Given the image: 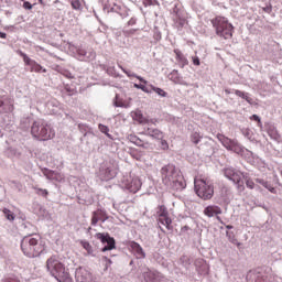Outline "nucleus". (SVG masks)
<instances>
[{"label":"nucleus","mask_w":282,"mask_h":282,"mask_svg":"<svg viewBox=\"0 0 282 282\" xmlns=\"http://www.w3.org/2000/svg\"><path fill=\"white\" fill-rule=\"evenodd\" d=\"M7 37H8V34L0 32V39H7Z\"/></svg>","instance_id":"50"},{"label":"nucleus","mask_w":282,"mask_h":282,"mask_svg":"<svg viewBox=\"0 0 282 282\" xmlns=\"http://www.w3.org/2000/svg\"><path fill=\"white\" fill-rule=\"evenodd\" d=\"M193 63L194 65L199 66L200 65L199 57H193Z\"/></svg>","instance_id":"47"},{"label":"nucleus","mask_w":282,"mask_h":282,"mask_svg":"<svg viewBox=\"0 0 282 282\" xmlns=\"http://www.w3.org/2000/svg\"><path fill=\"white\" fill-rule=\"evenodd\" d=\"M80 246L82 248H84L85 251H87L88 254L94 257V247H91V245L88 241H80Z\"/></svg>","instance_id":"22"},{"label":"nucleus","mask_w":282,"mask_h":282,"mask_svg":"<svg viewBox=\"0 0 282 282\" xmlns=\"http://www.w3.org/2000/svg\"><path fill=\"white\" fill-rule=\"evenodd\" d=\"M70 6L73 10H83V4L80 3V0H70Z\"/></svg>","instance_id":"32"},{"label":"nucleus","mask_w":282,"mask_h":282,"mask_svg":"<svg viewBox=\"0 0 282 282\" xmlns=\"http://www.w3.org/2000/svg\"><path fill=\"white\" fill-rule=\"evenodd\" d=\"M235 95L238 96L239 98H242L243 100H246L247 102H249V105H252V98H250V96H248V93L241 91V90H234Z\"/></svg>","instance_id":"20"},{"label":"nucleus","mask_w":282,"mask_h":282,"mask_svg":"<svg viewBox=\"0 0 282 282\" xmlns=\"http://www.w3.org/2000/svg\"><path fill=\"white\" fill-rule=\"evenodd\" d=\"M23 8H24V10H32L33 6H32V3L25 1V2L23 3Z\"/></svg>","instance_id":"44"},{"label":"nucleus","mask_w":282,"mask_h":282,"mask_svg":"<svg viewBox=\"0 0 282 282\" xmlns=\"http://www.w3.org/2000/svg\"><path fill=\"white\" fill-rule=\"evenodd\" d=\"M2 213L9 221H14V214L10 209L3 208Z\"/></svg>","instance_id":"29"},{"label":"nucleus","mask_w":282,"mask_h":282,"mask_svg":"<svg viewBox=\"0 0 282 282\" xmlns=\"http://www.w3.org/2000/svg\"><path fill=\"white\" fill-rule=\"evenodd\" d=\"M269 276L270 275H268V273H263V272L257 271V270H251L247 274V279L253 278L256 282H268Z\"/></svg>","instance_id":"13"},{"label":"nucleus","mask_w":282,"mask_h":282,"mask_svg":"<svg viewBox=\"0 0 282 282\" xmlns=\"http://www.w3.org/2000/svg\"><path fill=\"white\" fill-rule=\"evenodd\" d=\"M194 186L196 194L200 199H213V195H215V187L213 186V182L208 178H195Z\"/></svg>","instance_id":"6"},{"label":"nucleus","mask_w":282,"mask_h":282,"mask_svg":"<svg viewBox=\"0 0 282 282\" xmlns=\"http://www.w3.org/2000/svg\"><path fill=\"white\" fill-rule=\"evenodd\" d=\"M145 281H151V279H155V273L153 271H149L144 274Z\"/></svg>","instance_id":"35"},{"label":"nucleus","mask_w":282,"mask_h":282,"mask_svg":"<svg viewBox=\"0 0 282 282\" xmlns=\"http://www.w3.org/2000/svg\"><path fill=\"white\" fill-rule=\"evenodd\" d=\"M158 224L161 225L159 226L161 230H164L162 229V226H165V228L167 230H171L173 227L171 226V224H173V220H171V217L167 216H160L159 219H158Z\"/></svg>","instance_id":"16"},{"label":"nucleus","mask_w":282,"mask_h":282,"mask_svg":"<svg viewBox=\"0 0 282 282\" xmlns=\"http://www.w3.org/2000/svg\"><path fill=\"white\" fill-rule=\"evenodd\" d=\"M75 279L77 282H93L94 276L91 275V272L87 270L86 268L79 267L75 271Z\"/></svg>","instance_id":"10"},{"label":"nucleus","mask_w":282,"mask_h":282,"mask_svg":"<svg viewBox=\"0 0 282 282\" xmlns=\"http://www.w3.org/2000/svg\"><path fill=\"white\" fill-rule=\"evenodd\" d=\"M145 135H149L150 138H153L154 140H163L164 132L158 128H147Z\"/></svg>","instance_id":"14"},{"label":"nucleus","mask_w":282,"mask_h":282,"mask_svg":"<svg viewBox=\"0 0 282 282\" xmlns=\"http://www.w3.org/2000/svg\"><path fill=\"white\" fill-rule=\"evenodd\" d=\"M225 94H230V90L229 89H225Z\"/></svg>","instance_id":"55"},{"label":"nucleus","mask_w":282,"mask_h":282,"mask_svg":"<svg viewBox=\"0 0 282 282\" xmlns=\"http://www.w3.org/2000/svg\"><path fill=\"white\" fill-rule=\"evenodd\" d=\"M263 187L267 188V191H270V193H276V189L272 187L268 182L265 183V185H263Z\"/></svg>","instance_id":"41"},{"label":"nucleus","mask_w":282,"mask_h":282,"mask_svg":"<svg viewBox=\"0 0 282 282\" xmlns=\"http://www.w3.org/2000/svg\"><path fill=\"white\" fill-rule=\"evenodd\" d=\"M132 118L133 120H135L137 122H139V124H156L158 120L156 119H147L144 115H142V110H135L134 112H132Z\"/></svg>","instance_id":"12"},{"label":"nucleus","mask_w":282,"mask_h":282,"mask_svg":"<svg viewBox=\"0 0 282 282\" xmlns=\"http://www.w3.org/2000/svg\"><path fill=\"white\" fill-rule=\"evenodd\" d=\"M54 3H61V0H55Z\"/></svg>","instance_id":"57"},{"label":"nucleus","mask_w":282,"mask_h":282,"mask_svg":"<svg viewBox=\"0 0 282 282\" xmlns=\"http://www.w3.org/2000/svg\"><path fill=\"white\" fill-rule=\"evenodd\" d=\"M4 113H12L14 111V102L12 99H7V104L3 106Z\"/></svg>","instance_id":"21"},{"label":"nucleus","mask_w":282,"mask_h":282,"mask_svg":"<svg viewBox=\"0 0 282 282\" xmlns=\"http://www.w3.org/2000/svg\"><path fill=\"white\" fill-rule=\"evenodd\" d=\"M226 228L227 230H232V225H227Z\"/></svg>","instance_id":"53"},{"label":"nucleus","mask_w":282,"mask_h":282,"mask_svg":"<svg viewBox=\"0 0 282 282\" xmlns=\"http://www.w3.org/2000/svg\"><path fill=\"white\" fill-rule=\"evenodd\" d=\"M129 188L131 193H138V191L142 188V181H140V178H133Z\"/></svg>","instance_id":"17"},{"label":"nucleus","mask_w":282,"mask_h":282,"mask_svg":"<svg viewBox=\"0 0 282 282\" xmlns=\"http://www.w3.org/2000/svg\"><path fill=\"white\" fill-rule=\"evenodd\" d=\"M4 105H6V101H3V99H0V108L4 107Z\"/></svg>","instance_id":"52"},{"label":"nucleus","mask_w":282,"mask_h":282,"mask_svg":"<svg viewBox=\"0 0 282 282\" xmlns=\"http://www.w3.org/2000/svg\"><path fill=\"white\" fill-rule=\"evenodd\" d=\"M210 23L217 36L225 40L232 39L235 26H232V23L228 21V18L224 15H216L210 20Z\"/></svg>","instance_id":"5"},{"label":"nucleus","mask_w":282,"mask_h":282,"mask_svg":"<svg viewBox=\"0 0 282 282\" xmlns=\"http://www.w3.org/2000/svg\"><path fill=\"white\" fill-rule=\"evenodd\" d=\"M98 221H100V218L96 215V212H94L91 217V226H96Z\"/></svg>","instance_id":"39"},{"label":"nucleus","mask_w":282,"mask_h":282,"mask_svg":"<svg viewBox=\"0 0 282 282\" xmlns=\"http://www.w3.org/2000/svg\"><path fill=\"white\" fill-rule=\"evenodd\" d=\"M115 105L116 107H124V102H122V100H119L118 96H116Z\"/></svg>","instance_id":"43"},{"label":"nucleus","mask_w":282,"mask_h":282,"mask_svg":"<svg viewBox=\"0 0 282 282\" xmlns=\"http://www.w3.org/2000/svg\"><path fill=\"white\" fill-rule=\"evenodd\" d=\"M95 215L99 218V221H106L107 219V213H105L102 209H98L95 212Z\"/></svg>","instance_id":"31"},{"label":"nucleus","mask_w":282,"mask_h":282,"mask_svg":"<svg viewBox=\"0 0 282 282\" xmlns=\"http://www.w3.org/2000/svg\"><path fill=\"white\" fill-rule=\"evenodd\" d=\"M250 120H254L256 122H258V124H261V118H259V116L257 115L251 116Z\"/></svg>","instance_id":"45"},{"label":"nucleus","mask_w":282,"mask_h":282,"mask_svg":"<svg viewBox=\"0 0 282 282\" xmlns=\"http://www.w3.org/2000/svg\"><path fill=\"white\" fill-rule=\"evenodd\" d=\"M46 269L58 282H74L69 274V269H66L65 264L56 256H52L46 260Z\"/></svg>","instance_id":"4"},{"label":"nucleus","mask_w":282,"mask_h":282,"mask_svg":"<svg viewBox=\"0 0 282 282\" xmlns=\"http://www.w3.org/2000/svg\"><path fill=\"white\" fill-rule=\"evenodd\" d=\"M161 149L163 151H169V142L164 139L161 140Z\"/></svg>","instance_id":"40"},{"label":"nucleus","mask_w":282,"mask_h":282,"mask_svg":"<svg viewBox=\"0 0 282 282\" xmlns=\"http://www.w3.org/2000/svg\"><path fill=\"white\" fill-rule=\"evenodd\" d=\"M33 188H34L36 195H40L41 197L47 198V195H50V192L47 189H43V188L36 187V186H34Z\"/></svg>","instance_id":"26"},{"label":"nucleus","mask_w":282,"mask_h":282,"mask_svg":"<svg viewBox=\"0 0 282 282\" xmlns=\"http://www.w3.org/2000/svg\"><path fill=\"white\" fill-rule=\"evenodd\" d=\"M64 76L69 79L74 78V75L72 73H64Z\"/></svg>","instance_id":"48"},{"label":"nucleus","mask_w":282,"mask_h":282,"mask_svg":"<svg viewBox=\"0 0 282 282\" xmlns=\"http://www.w3.org/2000/svg\"><path fill=\"white\" fill-rule=\"evenodd\" d=\"M229 151H234V153H243V148L239 144V142L235 141L234 144H231V148H229Z\"/></svg>","instance_id":"24"},{"label":"nucleus","mask_w":282,"mask_h":282,"mask_svg":"<svg viewBox=\"0 0 282 282\" xmlns=\"http://www.w3.org/2000/svg\"><path fill=\"white\" fill-rule=\"evenodd\" d=\"M158 216L159 217H165V216H167L169 215V209H166V206H164V205H160L159 207H158Z\"/></svg>","instance_id":"27"},{"label":"nucleus","mask_w":282,"mask_h":282,"mask_svg":"<svg viewBox=\"0 0 282 282\" xmlns=\"http://www.w3.org/2000/svg\"><path fill=\"white\" fill-rule=\"evenodd\" d=\"M225 176L228 177V180H231V182L234 184L238 185L239 191H243V178L246 177V175H243V173H241L240 171H236L232 167H227L225 169Z\"/></svg>","instance_id":"7"},{"label":"nucleus","mask_w":282,"mask_h":282,"mask_svg":"<svg viewBox=\"0 0 282 282\" xmlns=\"http://www.w3.org/2000/svg\"><path fill=\"white\" fill-rule=\"evenodd\" d=\"M191 140L194 144H199V142H202V134H199V132H194L191 135Z\"/></svg>","instance_id":"28"},{"label":"nucleus","mask_w":282,"mask_h":282,"mask_svg":"<svg viewBox=\"0 0 282 282\" xmlns=\"http://www.w3.org/2000/svg\"><path fill=\"white\" fill-rule=\"evenodd\" d=\"M218 140L221 142V144L224 147H226L228 149V151L232 147L234 142L236 141V140H231V139H229V138H227L225 135L218 137Z\"/></svg>","instance_id":"18"},{"label":"nucleus","mask_w":282,"mask_h":282,"mask_svg":"<svg viewBox=\"0 0 282 282\" xmlns=\"http://www.w3.org/2000/svg\"><path fill=\"white\" fill-rule=\"evenodd\" d=\"M31 135L39 142H47V140H54L56 138V131L47 121L37 120L31 126Z\"/></svg>","instance_id":"2"},{"label":"nucleus","mask_w":282,"mask_h":282,"mask_svg":"<svg viewBox=\"0 0 282 282\" xmlns=\"http://www.w3.org/2000/svg\"><path fill=\"white\" fill-rule=\"evenodd\" d=\"M134 31H124V35L129 36V34H133Z\"/></svg>","instance_id":"51"},{"label":"nucleus","mask_w":282,"mask_h":282,"mask_svg":"<svg viewBox=\"0 0 282 282\" xmlns=\"http://www.w3.org/2000/svg\"><path fill=\"white\" fill-rule=\"evenodd\" d=\"M221 213H223L221 207L217 205H209L204 209V215H206V217H216V219L220 221V224H221V217H219V215H221Z\"/></svg>","instance_id":"11"},{"label":"nucleus","mask_w":282,"mask_h":282,"mask_svg":"<svg viewBox=\"0 0 282 282\" xmlns=\"http://www.w3.org/2000/svg\"><path fill=\"white\" fill-rule=\"evenodd\" d=\"M130 248H131L132 252H134L137 259H144V257H147V254L144 253V250L142 249L140 243L132 241V242H130Z\"/></svg>","instance_id":"15"},{"label":"nucleus","mask_w":282,"mask_h":282,"mask_svg":"<svg viewBox=\"0 0 282 282\" xmlns=\"http://www.w3.org/2000/svg\"><path fill=\"white\" fill-rule=\"evenodd\" d=\"M152 91H154V94H158V96H161V98H166V96H169V94L166 91H164V89L162 88H158L153 85H150Z\"/></svg>","instance_id":"23"},{"label":"nucleus","mask_w":282,"mask_h":282,"mask_svg":"<svg viewBox=\"0 0 282 282\" xmlns=\"http://www.w3.org/2000/svg\"><path fill=\"white\" fill-rule=\"evenodd\" d=\"M129 142H131L132 144H135V147H144V141H142L140 138H138V135L135 134H130L128 137Z\"/></svg>","instance_id":"19"},{"label":"nucleus","mask_w":282,"mask_h":282,"mask_svg":"<svg viewBox=\"0 0 282 282\" xmlns=\"http://www.w3.org/2000/svg\"><path fill=\"white\" fill-rule=\"evenodd\" d=\"M246 180V186L247 188H250L252 191V188H254V181H252V178H248L245 176Z\"/></svg>","instance_id":"33"},{"label":"nucleus","mask_w":282,"mask_h":282,"mask_svg":"<svg viewBox=\"0 0 282 282\" xmlns=\"http://www.w3.org/2000/svg\"><path fill=\"white\" fill-rule=\"evenodd\" d=\"M140 83H143V85H147V80L140 76L137 77Z\"/></svg>","instance_id":"49"},{"label":"nucleus","mask_w":282,"mask_h":282,"mask_svg":"<svg viewBox=\"0 0 282 282\" xmlns=\"http://www.w3.org/2000/svg\"><path fill=\"white\" fill-rule=\"evenodd\" d=\"M134 87L137 89H141L142 91H144L145 94H149V88L145 85L142 84H135Z\"/></svg>","instance_id":"36"},{"label":"nucleus","mask_w":282,"mask_h":282,"mask_svg":"<svg viewBox=\"0 0 282 282\" xmlns=\"http://www.w3.org/2000/svg\"><path fill=\"white\" fill-rule=\"evenodd\" d=\"M19 55L21 56V58H23L24 65H28L29 67H31L30 72H35V74H41V72H43V74H47V69L43 68V66H41V64H39L36 61L30 58L28 54L20 51Z\"/></svg>","instance_id":"8"},{"label":"nucleus","mask_w":282,"mask_h":282,"mask_svg":"<svg viewBox=\"0 0 282 282\" xmlns=\"http://www.w3.org/2000/svg\"><path fill=\"white\" fill-rule=\"evenodd\" d=\"M55 182H63L65 180V176H63V174L55 172L54 178Z\"/></svg>","instance_id":"37"},{"label":"nucleus","mask_w":282,"mask_h":282,"mask_svg":"<svg viewBox=\"0 0 282 282\" xmlns=\"http://www.w3.org/2000/svg\"><path fill=\"white\" fill-rule=\"evenodd\" d=\"M161 178L164 186H167L171 191H183V188H186L184 176L173 164H167L161 169Z\"/></svg>","instance_id":"1"},{"label":"nucleus","mask_w":282,"mask_h":282,"mask_svg":"<svg viewBox=\"0 0 282 282\" xmlns=\"http://www.w3.org/2000/svg\"><path fill=\"white\" fill-rule=\"evenodd\" d=\"M21 250L29 259L41 257L45 252V242L39 237L26 236L21 241Z\"/></svg>","instance_id":"3"},{"label":"nucleus","mask_w":282,"mask_h":282,"mask_svg":"<svg viewBox=\"0 0 282 282\" xmlns=\"http://www.w3.org/2000/svg\"><path fill=\"white\" fill-rule=\"evenodd\" d=\"M56 174L55 171L48 170L44 175L47 177V180H54V175Z\"/></svg>","instance_id":"38"},{"label":"nucleus","mask_w":282,"mask_h":282,"mask_svg":"<svg viewBox=\"0 0 282 282\" xmlns=\"http://www.w3.org/2000/svg\"><path fill=\"white\" fill-rule=\"evenodd\" d=\"M256 182L257 184H261V186H264L268 181H263V178H257Z\"/></svg>","instance_id":"46"},{"label":"nucleus","mask_w":282,"mask_h":282,"mask_svg":"<svg viewBox=\"0 0 282 282\" xmlns=\"http://www.w3.org/2000/svg\"><path fill=\"white\" fill-rule=\"evenodd\" d=\"M98 129H99V131H101V133H106V134L109 133V127H107L102 123H99Z\"/></svg>","instance_id":"34"},{"label":"nucleus","mask_w":282,"mask_h":282,"mask_svg":"<svg viewBox=\"0 0 282 282\" xmlns=\"http://www.w3.org/2000/svg\"><path fill=\"white\" fill-rule=\"evenodd\" d=\"M96 239H99L101 243H107L106 247L101 249V252H107V250H113L116 248V240L109 236V234H96Z\"/></svg>","instance_id":"9"},{"label":"nucleus","mask_w":282,"mask_h":282,"mask_svg":"<svg viewBox=\"0 0 282 282\" xmlns=\"http://www.w3.org/2000/svg\"><path fill=\"white\" fill-rule=\"evenodd\" d=\"M2 282H21V281L14 276H9L2 280Z\"/></svg>","instance_id":"42"},{"label":"nucleus","mask_w":282,"mask_h":282,"mask_svg":"<svg viewBox=\"0 0 282 282\" xmlns=\"http://www.w3.org/2000/svg\"><path fill=\"white\" fill-rule=\"evenodd\" d=\"M39 3H41V6H44L43 0H39Z\"/></svg>","instance_id":"56"},{"label":"nucleus","mask_w":282,"mask_h":282,"mask_svg":"<svg viewBox=\"0 0 282 282\" xmlns=\"http://www.w3.org/2000/svg\"><path fill=\"white\" fill-rule=\"evenodd\" d=\"M174 54L176 56V61H180L181 63H184L186 61V57L184 56V54L182 53V51L175 48L174 50Z\"/></svg>","instance_id":"30"},{"label":"nucleus","mask_w":282,"mask_h":282,"mask_svg":"<svg viewBox=\"0 0 282 282\" xmlns=\"http://www.w3.org/2000/svg\"><path fill=\"white\" fill-rule=\"evenodd\" d=\"M170 80H172L173 83H175L176 85H180L181 83V78H180V73H177V70H173L170 75Z\"/></svg>","instance_id":"25"},{"label":"nucleus","mask_w":282,"mask_h":282,"mask_svg":"<svg viewBox=\"0 0 282 282\" xmlns=\"http://www.w3.org/2000/svg\"><path fill=\"white\" fill-rule=\"evenodd\" d=\"M231 243H237V239H230Z\"/></svg>","instance_id":"54"}]
</instances>
